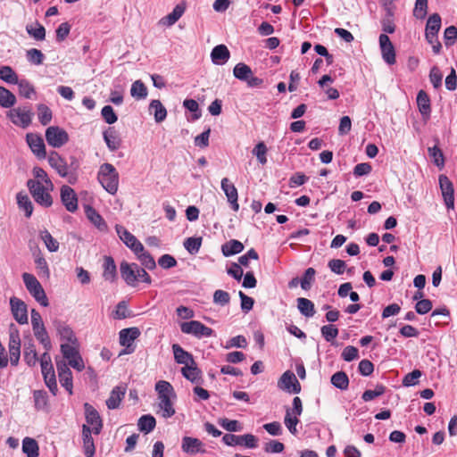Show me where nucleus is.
I'll use <instances>...</instances> for the list:
<instances>
[{"label":"nucleus","mask_w":457,"mask_h":457,"mask_svg":"<svg viewBox=\"0 0 457 457\" xmlns=\"http://www.w3.org/2000/svg\"><path fill=\"white\" fill-rule=\"evenodd\" d=\"M233 74L237 79L245 81L251 75H253V71L248 65L239 62L234 67Z\"/></svg>","instance_id":"nucleus-48"},{"label":"nucleus","mask_w":457,"mask_h":457,"mask_svg":"<svg viewBox=\"0 0 457 457\" xmlns=\"http://www.w3.org/2000/svg\"><path fill=\"white\" fill-rule=\"evenodd\" d=\"M97 179L102 187L111 195H115L119 187V173L111 163H104L100 166Z\"/></svg>","instance_id":"nucleus-1"},{"label":"nucleus","mask_w":457,"mask_h":457,"mask_svg":"<svg viewBox=\"0 0 457 457\" xmlns=\"http://www.w3.org/2000/svg\"><path fill=\"white\" fill-rule=\"evenodd\" d=\"M116 232L120 239L129 247L135 253L144 250V245L137 239V237L128 231L123 226L116 225Z\"/></svg>","instance_id":"nucleus-11"},{"label":"nucleus","mask_w":457,"mask_h":457,"mask_svg":"<svg viewBox=\"0 0 457 457\" xmlns=\"http://www.w3.org/2000/svg\"><path fill=\"white\" fill-rule=\"evenodd\" d=\"M12 313L15 320L20 324L28 323V310L26 303L17 297L10 299Z\"/></svg>","instance_id":"nucleus-16"},{"label":"nucleus","mask_w":457,"mask_h":457,"mask_svg":"<svg viewBox=\"0 0 457 457\" xmlns=\"http://www.w3.org/2000/svg\"><path fill=\"white\" fill-rule=\"evenodd\" d=\"M91 428L87 425L82 426L83 449L86 457H94L96 447L92 437Z\"/></svg>","instance_id":"nucleus-23"},{"label":"nucleus","mask_w":457,"mask_h":457,"mask_svg":"<svg viewBox=\"0 0 457 457\" xmlns=\"http://www.w3.org/2000/svg\"><path fill=\"white\" fill-rule=\"evenodd\" d=\"M34 406L37 411H46L48 406V395L45 390L33 392Z\"/></svg>","instance_id":"nucleus-42"},{"label":"nucleus","mask_w":457,"mask_h":457,"mask_svg":"<svg viewBox=\"0 0 457 457\" xmlns=\"http://www.w3.org/2000/svg\"><path fill=\"white\" fill-rule=\"evenodd\" d=\"M203 443L198 439L191 436H184L182 438L181 449L184 453L195 454L197 453H204L202 449Z\"/></svg>","instance_id":"nucleus-25"},{"label":"nucleus","mask_w":457,"mask_h":457,"mask_svg":"<svg viewBox=\"0 0 457 457\" xmlns=\"http://www.w3.org/2000/svg\"><path fill=\"white\" fill-rule=\"evenodd\" d=\"M15 85H18L19 94L21 96L30 99L36 94L34 86L27 79H18Z\"/></svg>","instance_id":"nucleus-45"},{"label":"nucleus","mask_w":457,"mask_h":457,"mask_svg":"<svg viewBox=\"0 0 457 457\" xmlns=\"http://www.w3.org/2000/svg\"><path fill=\"white\" fill-rule=\"evenodd\" d=\"M0 79L9 84H16L19 77L11 66L4 65L0 67Z\"/></svg>","instance_id":"nucleus-47"},{"label":"nucleus","mask_w":457,"mask_h":457,"mask_svg":"<svg viewBox=\"0 0 457 457\" xmlns=\"http://www.w3.org/2000/svg\"><path fill=\"white\" fill-rule=\"evenodd\" d=\"M37 115L40 123L44 126L47 125L52 120V111L44 104L37 105Z\"/></svg>","instance_id":"nucleus-58"},{"label":"nucleus","mask_w":457,"mask_h":457,"mask_svg":"<svg viewBox=\"0 0 457 457\" xmlns=\"http://www.w3.org/2000/svg\"><path fill=\"white\" fill-rule=\"evenodd\" d=\"M441 17L438 13L431 14L426 24L425 37L432 38L434 36H437L441 29Z\"/></svg>","instance_id":"nucleus-28"},{"label":"nucleus","mask_w":457,"mask_h":457,"mask_svg":"<svg viewBox=\"0 0 457 457\" xmlns=\"http://www.w3.org/2000/svg\"><path fill=\"white\" fill-rule=\"evenodd\" d=\"M315 270L313 268H308L300 281L301 287L303 290H309L312 287V283L314 280Z\"/></svg>","instance_id":"nucleus-63"},{"label":"nucleus","mask_w":457,"mask_h":457,"mask_svg":"<svg viewBox=\"0 0 457 457\" xmlns=\"http://www.w3.org/2000/svg\"><path fill=\"white\" fill-rule=\"evenodd\" d=\"M27 187L34 200L44 207H49L53 204V198L46 191V188L39 182L34 179H29Z\"/></svg>","instance_id":"nucleus-4"},{"label":"nucleus","mask_w":457,"mask_h":457,"mask_svg":"<svg viewBox=\"0 0 457 457\" xmlns=\"http://www.w3.org/2000/svg\"><path fill=\"white\" fill-rule=\"evenodd\" d=\"M40 238L43 240L49 252L54 253L58 251L59 243L55 238L52 237L48 230L45 229L41 231Z\"/></svg>","instance_id":"nucleus-51"},{"label":"nucleus","mask_w":457,"mask_h":457,"mask_svg":"<svg viewBox=\"0 0 457 457\" xmlns=\"http://www.w3.org/2000/svg\"><path fill=\"white\" fill-rule=\"evenodd\" d=\"M267 146L263 142H259L253 149V154L256 156L258 162L264 165L267 162Z\"/></svg>","instance_id":"nucleus-61"},{"label":"nucleus","mask_w":457,"mask_h":457,"mask_svg":"<svg viewBox=\"0 0 457 457\" xmlns=\"http://www.w3.org/2000/svg\"><path fill=\"white\" fill-rule=\"evenodd\" d=\"M180 329L184 334L193 335L197 338L210 337L213 336V329L198 320L183 322Z\"/></svg>","instance_id":"nucleus-5"},{"label":"nucleus","mask_w":457,"mask_h":457,"mask_svg":"<svg viewBox=\"0 0 457 457\" xmlns=\"http://www.w3.org/2000/svg\"><path fill=\"white\" fill-rule=\"evenodd\" d=\"M84 409L87 422L93 426L91 431L99 435L103 428V421L98 411L88 403H84Z\"/></svg>","instance_id":"nucleus-17"},{"label":"nucleus","mask_w":457,"mask_h":457,"mask_svg":"<svg viewBox=\"0 0 457 457\" xmlns=\"http://www.w3.org/2000/svg\"><path fill=\"white\" fill-rule=\"evenodd\" d=\"M149 111L154 112L156 122H162L166 119L167 110L160 100H152L149 104Z\"/></svg>","instance_id":"nucleus-37"},{"label":"nucleus","mask_w":457,"mask_h":457,"mask_svg":"<svg viewBox=\"0 0 457 457\" xmlns=\"http://www.w3.org/2000/svg\"><path fill=\"white\" fill-rule=\"evenodd\" d=\"M172 351L174 354L175 361L179 364H183L184 366L190 365L194 363L195 360L193 355L188 352L185 351L179 345L173 344Z\"/></svg>","instance_id":"nucleus-31"},{"label":"nucleus","mask_w":457,"mask_h":457,"mask_svg":"<svg viewBox=\"0 0 457 457\" xmlns=\"http://www.w3.org/2000/svg\"><path fill=\"white\" fill-rule=\"evenodd\" d=\"M222 441L228 446L244 445L247 448L257 447V438L252 434H245L242 436H236L234 434H225Z\"/></svg>","instance_id":"nucleus-9"},{"label":"nucleus","mask_w":457,"mask_h":457,"mask_svg":"<svg viewBox=\"0 0 457 457\" xmlns=\"http://www.w3.org/2000/svg\"><path fill=\"white\" fill-rule=\"evenodd\" d=\"M330 381L335 387L340 390H345L349 386V378L345 371H337L334 373Z\"/></svg>","instance_id":"nucleus-44"},{"label":"nucleus","mask_w":457,"mask_h":457,"mask_svg":"<svg viewBox=\"0 0 457 457\" xmlns=\"http://www.w3.org/2000/svg\"><path fill=\"white\" fill-rule=\"evenodd\" d=\"M46 139L49 145L59 148L69 141V135L63 129L51 126L46 130Z\"/></svg>","instance_id":"nucleus-8"},{"label":"nucleus","mask_w":457,"mask_h":457,"mask_svg":"<svg viewBox=\"0 0 457 457\" xmlns=\"http://www.w3.org/2000/svg\"><path fill=\"white\" fill-rule=\"evenodd\" d=\"M22 451L27 457H37L39 454L37 442L31 437H25L22 441Z\"/></svg>","instance_id":"nucleus-41"},{"label":"nucleus","mask_w":457,"mask_h":457,"mask_svg":"<svg viewBox=\"0 0 457 457\" xmlns=\"http://www.w3.org/2000/svg\"><path fill=\"white\" fill-rule=\"evenodd\" d=\"M444 40L446 47L453 46L457 40V28L453 25L447 27L444 32Z\"/></svg>","instance_id":"nucleus-59"},{"label":"nucleus","mask_w":457,"mask_h":457,"mask_svg":"<svg viewBox=\"0 0 457 457\" xmlns=\"http://www.w3.org/2000/svg\"><path fill=\"white\" fill-rule=\"evenodd\" d=\"M439 186L447 209L454 208V189L452 181L445 175L439 176Z\"/></svg>","instance_id":"nucleus-12"},{"label":"nucleus","mask_w":457,"mask_h":457,"mask_svg":"<svg viewBox=\"0 0 457 457\" xmlns=\"http://www.w3.org/2000/svg\"><path fill=\"white\" fill-rule=\"evenodd\" d=\"M321 335L327 342H332L338 335V329L333 325H324L320 328Z\"/></svg>","instance_id":"nucleus-64"},{"label":"nucleus","mask_w":457,"mask_h":457,"mask_svg":"<svg viewBox=\"0 0 457 457\" xmlns=\"http://www.w3.org/2000/svg\"><path fill=\"white\" fill-rule=\"evenodd\" d=\"M278 387L290 394H298L301 391L300 383L295 375L290 370H287L282 374L278 381Z\"/></svg>","instance_id":"nucleus-10"},{"label":"nucleus","mask_w":457,"mask_h":457,"mask_svg":"<svg viewBox=\"0 0 457 457\" xmlns=\"http://www.w3.org/2000/svg\"><path fill=\"white\" fill-rule=\"evenodd\" d=\"M284 423L291 434H293V435L297 434L296 426L299 423V420H298L297 416L291 414V411L289 408H287L286 411Z\"/></svg>","instance_id":"nucleus-57"},{"label":"nucleus","mask_w":457,"mask_h":457,"mask_svg":"<svg viewBox=\"0 0 457 457\" xmlns=\"http://www.w3.org/2000/svg\"><path fill=\"white\" fill-rule=\"evenodd\" d=\"M26 58L29 63L38 66L44 62L45 55L40 50L30 48L26 51Z\"/></svg>","instance_id":"nucleus-53"},{"label":"nucleus","mask_w":457,"mask_h":457,"mask_svg":"<svg viewBox=\"0 0 457 457\" xmlns=\"http://www.w3.org/2000/svg\"><path fill=\"white\" fill-rule=\"evenodd\" d=\"M85 212L87 219L100 230H107V224L102 216L93 207L87 205L85 207Z\"/></svg>","instance_id":"nucleus-33"},{"label":"nucleus","mask_w":457,"mask_h":457,"mask_svg":"<svg viewBox=\"0 0 457 457\" xmlns=\"http://www.w3.org/2000/svg\"><path fill=\"white\" fill-rule=\"evenodd\" d=\"M126 393V386H115L109 396V398L106 400V405L108 409L114 410L117 409L120 406V403L124 397Z\"/></svg>","instance_id":"nucleus-30"},{"label":"nucleus","mask_w":457,"mask_h":457,"mask_svg":"<svg viewBox=\"0 0 457 457\" xmlns=\"http://www.w3.org/2000/svg\"><path fill=\"white\" fill-rule=\"evenodd\" d=\"M140 336V330L138 328L132 327L128 328H123L119 333V340L120 344L122 346H126L127 349H129L132 343L135 339H137ZM134 349L131 350H124L120 354L122 353H130L133 352Z\"/></svg>","instance_id":"nucleus-18"},{"label":"nucleus","mask_w":457,"mask_h":457,"mask_svg":"<svg viewBox=\"0 0 457 457\" xmlns=\"http://www.w3.org/2000/svg\"><path fill=\"white\" fill-rule=\"evenodd\" d=\"M8 348L11 364L17 366L21 357V338L18 329L10 332Z\"/></svg>","instance_id":"nucleus-14"},{"label":"nucleus","mask_w":457,"mask_h":457,"mask_svg":"<svg viewBox=\"0 0 457 457\" xmlns=\"http://www.w3.org/2000/svg\"><path fill=\"white\" fill-rule=\"evenodd\" d=\"M182 375L195 384L202 382V371L197 368L195 361L181 369Z\"/></svg>","instance_id":"nucleus-32"},{"label":"nucleus","mask_w":457,"mask_h":457,"mask_svg":"<svg viewBox=\"0 0 457 457\" xmlns=\"http://www.w3.org/2000/svg\"><path fill=\"white\" fill-rule=\"evenodd\" d=\"M103 277L105 280L113 282L117 277V269L114 260L111 256H105L104 260Z\"/></svg>","instance_id":"nucleus-35"},{"label":"nucleus","mask_w":457,"mask_h":457,"mask_svg":"<svg viewBox=\"0 0 457 457\" xmlns=\"http://www.w3.org/2000/svg\"><path fill=\"white\" fill-rule=\"evenodd\" d=\"M7 116L14 125L25 129L30 125L33 112L29 107L23 106L10 110Z\"/></svg>","instance_id":"nucleus-7"},{"label":"nucleus","mask_w":457,"mask_h":457,"mask_svg":"<svg viewBox=\"0 0 457 457\" xmlns=\"http://www.w3.org/2000/svg\"><path fill=\"white\" fill-rule=\"evenodd\" d=\"M61 201L66 210L74 212L78 210V197L73 188L69 186H62L60 192Z\"/></svg>","instance_id":"nucleus-15"},{"label":"nucleus","mask_w":457,"mask_h":457,"mask_svg":"<svg viewBox=\"0 0 457 457\" xmlns=\"http://www.w3.org/2000/svg\"><path fill=\"white\" fill-rule=\"evenodd\" d=\"M17 204L20 210L25 212L26 217H30L33 212V204L27 194L19 192L16 195Z\"/></svg>","instance_id":"nucleus-36"},{"label":"nucleus","mask_w":457,"mask_h":457,"mask_svg":"<svg viewBox=\"0 0 457 457\" xmlns=\"http://www.w3.org/2000/svg\"><path fill=\"white\" fill-rule=\"evenodd\" d=\"M22 279L27 290L35 300L44 307L48 306L49 302L46 292L37 278L30 273L25 272L22 274Z\"/></svg>","instance_id":"nucleus-2"},{"label":"nucleus","mask_w":457,"mask_h":457,"mask_svg":"<svg viewBox=\"0 0 457 457\" xmlns=\"http://www.w3.org/2000/svg\"><path fill=\"white\" fill-rule=\"evenodd\" d=\"M48 162L50 166L54 169L57 173L62 178H68L70 184L75 183L77 180L76 176L69 171L67 162L56 152H52L48 156Z\"/></svg>","instance_id":"nucleus-6"},{"label":"nucleus","mask_w":457,"mask_h":457,"mask_svg":"<svg viewBox=\"0 0 457 457\" xmlns=\"http://www.w3.org/2000/svg\"><path fill=\"white\" fill-rule=\"evenodd\" d=\"M138 428L140 431L149 433L155 428L156 420L152 415H143L138 420Z\"/></svg>","instance_id":"nucleus-49"},{"label":"nucleus","mask_w":457,"mask_h":457,"mask_svg":"<svg viewBox=\"0 0 457 457\" xmlns=\"http://www.w3.org/2000/svg\"><path fill=\"white\" fill-rule=\"evenodd\" d=\"M130 95L137 100L145 99L147 96V88L141 80H136L131 86Z\"/></svg>","instance_id":"nucleus-50"},{"label":"nucleus","mask_w":457,"mask_h":457,"mask_svg":"<svg viewBox=\"0 0 457 457\" xmlns=\"http://www.w3.org/2000/svg\"><path fill=\"white\" fill-rule=\"evenodd\" d=\"M419 111L424 118H429L431 112L430 99L424 90H420L417 95Z\"/></svg>","instance_id":"nucleus-34"},{"label":"nucleus","mask_w":457,"mask_h":457,"mask_svg":"<svg viewBox=\"0 0 457 457\" xmlns=\"http://www.w3.org/2000/svg\"><path fill=\"white\" fill-rule=\"evenodd\" d=\"M428 13V0H416L413 9V16L423 20Z\"/></svg>","instance_id":"nucleus-60"},{"label":"nucleus","mask_w":457,"mask_h":457,"mask_svg":"<svg viewBox=\"0 0 457 457\" xmlns=\"http://www.w3.org/2000/svg\"><path fill=\"white\" fill-rule=\"evenodd\" d=\"M138 265L137 263H128L122 262L120 266L121 278L129 286H135L137 283V272Z\"/></svg>","instance_id":"nucleus-20"},{"label":"nucleus","mask_w":457,"mask_h":457,"mask_svg":"<svg viewBox=\"0 0 457 457\" xmlns=\"http://www.w3.org/2000/svg\"><path fill=\"white\" fill-rule=\"evenodd\" d=\"M230 57V53L225 45L216 46L211 53L212 62L216 65L226 63Z\"/></svg>","instance_id":"nucleus-27"},{"label":"nucleus","mask_w":457,"mask_h":457,"mask_svg":"<svg viewBox=\"0 0 457 457\" xmlns=\"http://www.w3.org/2000/svg\"><path fill=\"white\" fill-rule=\"evenodd\" d=\"M393 15V12L388 9L385 18L382 20V29L385 32L384 34H392L395 31V25L394 23Z\"/></svg>","instance_id":"nucleus-62"},{"label":"nucleus","mask_w":457,"mask_h":457,"mask_svg":"<svg viewBox=\"0 0 457 457\" xmlns=\"http://www.w3.org/2000/svg\"><path fill=\"white\" fill-rule=\"evenodd\" d=\"M137 256V259L141 262V264L147 270H154L156 267L155 261L154 257L148 253L145 252V249L138 253H135Z\"/></svg>","instance_id":"nucleus-56"},{"label":"nucleus","mask_w":457,"mask_h":457,"mask_svg":"<svg viewBox=\"0 0 457 457\" xmlns=\"http://www.w3.org/2000/svg\"><path fill=\"white\" fill-rule=\"evenodd\" d=\"M35 264L37 275L41 278H48L50 277V270L46 259L40 252L35 255Z\"/></svg>","instance_id":"nucleus-43"},{"label":"nucleus","mask_w":457,"mask_h":457,"mask_svg":"<svg viewBox=\"0 0 457 457\" xmlns=\"http://www.w3.org/2000/svg\"><path fill=\"white\" fill-rule=\"evenodd\" d=\"M186 10V4L185 3H180L177 4L172 12L169 13L168 15L162 17L159 23L163 26L170 27L174 25L184 14Z\"/></svg>","instance_id":"nucleus-24"},{"label":"nucleus","mask_w":457,"mask_h":457,"mask_svg":"<svg viewBox=\"0 0 457 457\" xmlns=\"http://www.w3.org/2000/svg\"><path fill=\"white\" fill-rule=\"evenodd\" d=\"M31 325L36 338L43 345L46 351L52 347L50 337L43 323L40 313L35 309L31 310Z\"/></svg>","instance_id":"nucleus-3"},{"label":"nucleus","mask_w":457,"mask_h":457,"mask_svg":"<svg viewBox=\"0 0 457 457\" xmlns=\"http://www.w3.org/2000/svg\"><path fill=\"white\" fill-rule=\"evenodd\" d=\"M155 390L158 394V398L162 395H166L168 397H175V392L172 386L164 380H160L155 384Z\"/></svg>","instance_id":"nucleus-52"},{"label":"nucleus","mask_w":457,"mask_h":457,"mask_svg":"<svg viewBox=\"0 0 457 457\" xmlns=\"http://www.w3.org/2000/svg\"><path fill=\"white\" fill-rule=\"evenodd\" d=\"M54 327L56 329L61 340H64L71 344H75L77 342V338L72 328L66 322L60 320H54Z\"/></svg>","instance_id":"nucleus-21"},{"label":"nucleus","mask_w":457,"mask_h":457,"mask_svg":"<svg viewBox=\"0 0 457 457\" xmlns=\"http://www.w3.org/2000/svg\"><path fill=\"white\" fill-rule=\"evenodd\" d=\"M27 143L31 151L38 157L45 158L46 155L44 141L41 137L29 133L26 136Z\"/></svg>","instance_id":"nucleus-22"},{"label":"nucleus","mask_w":457,"mask_h":457,"mask_svg":"<svg viewBox=\"0 0 457 457\" xmlns=\"http://www.w3.org/2000/svg\"><path fill=\"white\" fill-rule=\"evenodd\" d=\"M244 250V245L236 239H231L221 246L224 256H231L241 253Z\"/></svg>","instance_id":"nucleus-39"},{"label":"nucleus","mask_w":457,"mask_h":457,"mask_svg":"<svg viewBox=\"0 0 457 457\" xmlns=\"http://www.w3.org/2000/svg\"><path fill=\"white\" fill-rule=\"evenodd\" d=\"M26 31L31 37L37 41H42L46 38V29L37 21L34 24H27Z\"/></svg>","instance_id":"nucleus-40"},{"label":"nucleus","mask_w":457,"mask_h":457,"mask_svg":"<svg viewBox=\"0 0 457 457\" xmlns=\"http://www.w3.org/2000/svg\"><path fill=\"white\" fill-rule=\"evenodd\" d=\"M202 241H203V239L201 237H192L187 238L184 241L183 245H184V247L187 249V251L190 254H196L200 250V247L202 245Z\"/></svg>","instance_id":"nucleus-54"},{"label":"nucleus","mask_w":457,"mask_h":457,"mask_svg":"<svg viewBox=\"0 0 457 457\" xmlns=\"http://www.w3.org/2000/svg\"><path fill=\"white\" fill-rule=\"evenodd\" d=\"M221 189L226 195L232 210L237 212L239 209V204L237 203L238 193L234 184L231 183L228 178H224L221 180Z\"/></svg>","instance_id":"nucleus-19"},{"label":"nucleus","mask_w":457,"mask_h":457,"mask_svg":"<svg viewBox=\"0 0 457 457\" xmlns=\"http://www.w3.org/2000/svg\"><path fill=\"white\" fill-rule=\"evenodd\" d=\"M172 397H168L166 395H162L158 398V411L161 416L164 419H169L175 414V408L173 407V403L171 401Z\"/></svg>","instance_id":"nucleus-29"},{"label":"nucleus","mask_w":457,"mask_h":457,"mask_svg":"<svg viewBox=\"0 0 457 457\" xmlns=\"http://www.w3.org/2000/svg\"><path fill=\"white\" fill-rule=\"evenodd\" d=\"M379 46L385 62L388 65L395 64L396 62L395 46L386 34H380Z\"/></svg>","instance_id":"nucleus-13"},{"label":"nucleus","mask_w":457,"mask_h":457,"mask_svg":"<svg viewBox=\"0 0 457 457\" xmlns=\"http://www.w3.org/2000/svg\"><path fill=\"white\" fill-rule=\"evenodd\" d=\"M16 103L15 96L4 87H0V106L10 108Z\"/></svg>","instance_id":"nucleus-46"},{"label":"nucleus","mask_w":457,"mask_h":457,"mask_svg":"<svg viewBox=\"0 0 457 457\" xmlns=\"http://www.w3.org/2000/svg\"><path fill=\"white\" fill-rule=\"evenodd\" d=\"M103 137L110 151L114 152L120 147L121 139L114 128L109 127L106 130L104 131Z\"/></svg>","instance_id":"nucleus-26"},{"label":"nucleus","mask_w":457,"mask_h":457,"mask_svg":"<svg viewBox=\"0 0 457 457\" xmlns=\"http://www.w3.org/2000/svg\"><path fill=\"white\" fill-rule=\"evenodd\" d=\"M37 353L35 345L30 343L24 347V361L29 366H35L37 362Z\"/></svg>","instance_id":"nucleus-55"},{"label":"nucleus","mask_w":457,"mask_h":457,"mask_svg":"<svg viewBox=\"0 0 457 457\" xmlns=\"http://www.w3.org/2000/svg\"><path fill=\"white\" fill-rule=\"evenodd\" d=\"M297 302V308L302 315L310 318L314 316L315 314V307L314 303L304 297H299L296 300Z\"/></svg>","instance_id":"nucleus-38"}]
</instances>
